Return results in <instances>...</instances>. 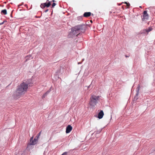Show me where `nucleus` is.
<instances>
[{
    "instance_id": "nucleus-1",
    "label": "nucleus",
    "mask_w": 155,
    "mask_h": 155,
    "mask_svg": "<svg viewBox=\"0 0 155 155\" xmlns=\"http://www.w3.org/2000/svg\"><path fill=\"white\" fill-rule=\"evenodd\" d=\"M28 84L25 82L22 83L19 86L15 93L14 97L15 99L19 98L20 96L24 94L27 91L28 88Z\"/></svg>"
},
{
    "instance_id": "nucleus-2",
    "label": "nucleus",
    "mask_w": 155,
    "mask_h": 155,
    "mask_svg": "<svg viewBox=\"0 0 155 155\" xmlns=\"http://www.w3.org/2000/svg\"><path fill=\"white\" fill-rule=\"evenodd\" d=\"M84 26H85L84 25H78L73 28H72L71 31L70 33V35L78 36L81 32H83L84 31Z\"/></svg>"
},
{
    "instance_id": "nucleus-3",
    "label": "nucleus",
    "mask_w": 155,
    "mask_h": 155,
    "mask_svg": "<svg viewBox=\"0 0 155 155\" xmlns=\"http://www.w3.org/2000/svg\"><path fill=\"white\" fill-rule=\"evenodd\" d=\"M100 98V97L99 96L92 95L90 98L89 104L92 107H95L99 101Z\"/></svg>"
},
{
    "instance_id": "nucleus-4",
    "label": "nucleus",
    "mask_w": 155,
    "mask_h": 155,
    "mask_svg": "<svg viewBox=\"0 0 155 155\" xmlns=\"http://www.w3.org/2000/svg\"><path fill=\"white\" fill-rule=\"evenodd\" d=\"M51 5V2H49L48 0H47L46 3H44L43 4H41V7L43 8L45 7H49Z\"/></svg>"
},
{
    "instance_id": "nucleus-5",
    "label": "nucleus",
    "mask_w": 155,
    "mask_h": 155,
    "mask_svg": "<svg viewBox=\"0 0 155 155\" xmlns=\"http://www.w3.org/2000/svg\"><path fill=\"white\" fill-rule=\"evenodd\" d=\"M33 137H32L30 139V144L31 145H34L36 144L37 142L38 139L35 138L33 140Z\"/></svg>"
},
{
    "instance_id": "nucleus-6",
    "label": "nucleus",
    "mask_w": 155,
    "mask_h": 155,
    "mask_svg": "<svg viewBox=\"0 0 155 155\" xmlns=\"http://www.w3.org/2000/svg\"><path fill=\"white\" fill-rule=\"evenodd\" d=\"M72 129V127L70 125H69L67 127L66 130V133H70Z\"/></svg>"
},
{
    "instance_id": "nucleus-7",
    "label": "nucleus",
    "mask_w": 155,
    "mask_h": 155,
    "mask_svg": "<svg viewBox=\"0 0 155 155\" xmlns=\"http://www.w3.org/2000/svg\"><path fill=\"white\" fill-rule=\"evenodd\" d=\"M149 17V15L147 13V11H145L143 12V18L144 19H147Z\"/></svg>"
},
{
    "instance_id": "nucleus-8",
    "label": "nucleus",
    "mask_w": 155,
    "mask_h": 155,
    "mask_svg": "<svg viewBox=\"0 0 155 155\" xmlns=\"http://www.w3.org/2000/svg\"><path fill=\"white\" fill-rule=\"evenodd\" d=\"M104 115V113L102 110H101L100 112L98 114V117L99 119L102 118Z\"/></svg>"
},
{
    "instance_id": "nucleus-9",
    "label": "nucleus",
    "mask_w": 155,
    "mask_h": 155,
    "mask_svg": "<svg viewBox=\"0 0 155 155\" xmlns=\"http://www.w3.org/2000/svg\"><path fill=\"white\" fill-rule=\"evenodd\" d=\"M137 93L136 95L134 96V100H137L138 98V94H139V89H140V86H139L138 87H137Z\"/></svg>"
},
{
    "instance_id": "nucleus-10",
    "label": "nucleus",
    "mask_w": 155,
    "mask_h": 155,
    "mask_svg": "<svg viewBox=\"0 0 155 155\" xmlns=\"http://www.w3.org/2000/svg\"><path fill=\"white\" fill-rule=\"evenodd\" d=\"M91 13L90 12H85L84 15L83 16L85 17H88L91 15Z\"/></svg>"
},
{
    "instance_id": "nucleus-11",
    "label": "nucleus",
    "mask_w": 155,
    "mask_h": 155,
    "mask_svg": "<svg viewBox=\"0 0 155 155\" xmlns=\"http://www.w3.org/2000/svg\"><path fill=\"white\" fill-rule=\"evenodd\" d=\"M1 13L2 14L5 15L7 14V10L6 9H4L2 10L1 12Z\"/></svg>"
},
{
    "instance_id": "nucleus-12",
    "label": "nucleus",
    "mask_w": 155,
    "mask_h": 155,
    "mask_svg": "<svg viewBox=\"0 0 155 155\" xmlns=\"http://www.w3.org/2000/svg\"><path fill=\"white\" fill-rule=\"evenodd\" d=\"M49 91H47V92H46L45 94H44L42 96V98H45L47 96V94L49 93Z\"/></svg>"
},
{
    "instance_id": "nucleus-13",
    "label": "nucleus",
    "mask_w": 155,
    "mask_h": 155,
    "mask_svg": "<svg viewBox=\"0 0 155 155\" xmlns=\"http://www.w3.org/2000/svg\"><path fill=\"white\" fill-rule=\"evenodd\" d=\"M152 28L151 27H150L148 29H146V31L148 33L149 32L151 31L152 30Z\"/></svg>"
},
{
    "instance_id": "nucleus-14",
    "label": "nucleus",
    "mask_w": 155,
    "mask_h": 155,
    "mask_svg": "<svg viewBox=\"0 0 155 155\" xmlns=\"http://www.w3.org/2000/svg\"><path fill=\"white\" fill-rule=\"evenodd\" d=\"M41 131L38 134V135H37V136L36 137H37V138L38 139L39 137L40 136V135L41 134Z\"/></svg>"
},
{
    "instance_id": "nucleus-15",
    "label": "nucleus",
    "mask_w": 155,
    "mask_h": 155,
    "mask_svg": "<svg viewBox=\"0 0 155 155\" xmlns=\"http://www.w3.org/2000/svg\"><path fill=\"white\" fill-rule=\"evenodd\" d=\"M126 5H127V8H128L130 5V4L129 3H127V4Z\"/></svg>"
},
{
    "instance_id": "nucleus-16",
    "label": "nucleus",
    "mask_w": 155,
    "mask_h": 155,
    "mask_svg": "<svg viewBox=\"0 0 155 155\" xmlns=\"http://www.w3.org/2000/svg\"><path fill=\"white\" fill-rule=\"evenodd\" d=\"M56 5V4L54 3H53L52 5V7H54Z\"/></svg>"
},
{
    "instance_id": "nucleus-17",
    "label": "nucleus",
    "mask_w": 155,
    "mask_h": 155,
    "mask_svg": "<svg viewBox=\"0 0 155 155\" xmlns=\"http://www.w3.org/2000/svg\"><path fill=\"white\" fill-rule=\"evenodd\" d=\"M67 154V153H66V152H65L64 153H63L62 155H66Z\"/></svg>"
},
{
    "instance_id": "nucleus-18",
    "label": "nucleus",
    "mask_w": 155,
    "mask_h": 155,
    "mask_svg": "<svg viewBox=\"0 0 155 155\" xmlns=\"http://www.w3.org/2000/svg\"><path fill=\"white\" fill-rule=\"evenodd\" d=\"M125 3L126 4H127V3H128L127 2H122V3Z\"/></svg>"
},
{
    "instance_id": "nucleus-19",
    "label": "nucleus",
    "mask_w": 155,
    "mask_h": 155,
    "mask_svg": "<svg viewBox=\"0 0 155 155\" xmlns=\"http://www.w3.org/2000/svg\"><path fill=\"white\" fill-rule=\"evenodd\" d=\"M4 23V21L3 22H2V23H0V25H2V24H3Z\"/></svg>"
},
{
    "instance_id": "nucleus-20",
    "label": "nucleus",
    "mask_w": 155,
    "mask_h": 155,
    "mask_svg": "<svg viewBox=\"0 0 155 155\" xmlns=\"http://www.w3.org/2000/svg\"><path fill=\"white\" fill-rule=\"evenodd\" d=\"M125 56L126 58L129 57V56H128L127 55H125Z\"/></svg>"
},
{
    "instance_id": "nucleus-21",
    "label": "nucleus",
    "mask_w": 155,
    "mask_h": 155,
    "mask_svg": "<svg viewBox=\"0 0 155 155\" xmlns=\"http://www.w3.org/2000/svg\"><path fill=\"white\" fill-rule=\"evenodd\" d=\"M48 9H47V10H46L45 11V12H48Z\"/></svg>"
},
{
    "instance_id": "nucleus-22",
    "label": "nucleus",
    "mask_w": 155,
    "mask_h": 155,
    "mask_svg": "<svg viewBox=\"0 0 155 155\" xmlns=\"http://www.w3.org/2000/svg\"><path fill=\"white\" fill-rule=\"evenodd\" d=\"M52 2H55V1H54V0H52Z\"/></svg>"
},
{
    "instance_id": "nucleus-23",
    "label": "nucleus",
    "mask_w": 155,
    "mask_h": 155,
    "mask_svg": "<svg viewBox=\"0 0 155 155\" xmlns=\"http://www.w3.org/2000/svg\"><path fill=\"white\" fill-rule=\"evenodd\" d=\"M122 4V3H121V4H118V5H120Z\"/></svg>"
},
{
    "instance_id": "nucleus-24",
    "label": "nucleus",
    "mask_w": 155,
    "mask_h": 155,
    "mask_svg": "<svg viewBox=\"0 0 155 155\" xmlns=\"http://www.w3.org/2000/svg\"><path fill=\"white\" fill-rule=\"evenodd\" d=\"M150 8H152V7H150ZM152 8H154L153 7H152Z\"/></svg>"
},
{
    "instance_id": "nucleus-25",
    "label": "nucleus",
    "mask_w": 155,
    "mask_h": 155,
    "mask_svg": "<svg viewBox=\"0 0 155 155\" xmlns=\"http://www.w3.org/2000/svg\"><path fill=\"white\" fill-rule=\"evenodd\" d=\"M80 63H79V62H78V64H80Z\"/></svg>"
},
{
    "instance_id": "nucleus-26",
    "label": "nucleus",
    "mask_w": 155,
    "mask_h": 155,
    "mask_svg": "<svg viewBox=\"0 0 155 155\" xmlns=\"http://www.w3.org/2000/svg\"><path fill=\"white\" fill-rule=\"evenodd\" d=\"M140 8H141V6H140Z\"/></svg>"
},
{
    "instance_id": "nucleus-27",
    "label": "nucleus",
    "mask_w": 155,
    "mask_h": 155,
    "mask_svg": "<svg viewBox=\"0 0 155 155\" xmlns=\"http://www.w3.org/2000/svg\"><path fill=\"white\" fill-rule=\"evenodd\" d=\"M84 60V59H83L82 60V61H83Z\"/></svg>"
}]
</instances>
